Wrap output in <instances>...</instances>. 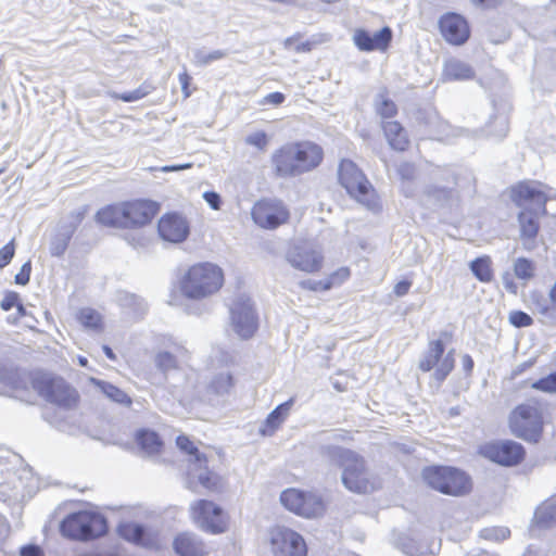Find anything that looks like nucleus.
Segmentation results:
<instances>
[{"instance_id":"59","label":"nucleus","mask_w":556,"mask_h":556,"mask_svg":"<svg viewBox=\"0 0 556 556\" xmlns=\"http://www.w3.org/2000/svg\"><path fill=\"white\" fill-rule=\"evenodd\" d=\"M78 364L83 367H86L88 365V359L84 356H78Z\"/></svg>"},{"instance_id":"54","label":"nucleus","mask_w":556,"mask_h":556,"mask_svg":"<svg viewBox=\"0 0 556 556\" xmlns=\"http://www.w3.org/2000/svg\"><path fill=\"white\" fill-rule=\"evenodd\" d=\"M548 299L554 308H556V281L548 291Z\"/></svg>"},{"instance_id":"51","label":"nucleus","mask_w":556,"mask_h":556,"mask_svg":"<svg viewBox=\"0 0 556 556\" xmlns=\"http://www.w3.org/2000/svg\"><path fill=\"white\" fill-rule=\"evenodd\" d=\"M225 56H226V52L225 51H223V50H215V51L210 52L207 55H205L203 61L205 63H207V62L220 60V59H223Z\"/></svg>"},{"instance_id":"62","label":"nucleus","mask_w":556,"mask_h":556,"mask_svg":"<svg viewBox=\"0 0 556 556\" xmlns=\"http://www.w3.org/2000/svg\"><path fill=\"white\" fill-rule=\"evenodd\" d=\"M548 309H549V308H548V306L544 305V306H542V308H541V311H540V312H541L542 314H547V313H548Z\"/></svg>"},{"instance_id":"20","label":"nucleus","mask_w":556,"mask_h":556,"mask_svg":"<svg viewBox=\"0 0 556 556\" xmlns=\"http://www.w3.org/2000/svg\"><path fill=\"white\" fill-rule=\"evenodd\" d=\"M231 323L241 339H250L257 330V317L250 302H238L231 308Z\"/></svg>"},{"instance_id":"37","label":"nucleus","mask_w":556,"mask_h":556,"mask_svg":"<svg viewBox=\"0 0 556 556\" xmlns=\"http://www.w3.org/2000/svg\"><path fill=\"white\" fill-rule=\"evenodd\" d=\"M236 384L235 377L227 372V374H220L218 375L213 381H212V389L217 394H224L229 393Z\"/></svg>"},{"instance_id":"4","label":"nucleus","mask_w":556,"mask_h":556,"mask_svg":"<svg viewBox=\"0 0 556 556\" xmlns=\"http://www.w3.org/2000/svg\"><path fill=\"white\" fill-rule=\"evenodd\" d=\"M551 188L536 180H521L510 186L509 197L517 206L530 202L538 206L540 212L525 208L518 215L520 238L525 241L534 240L540 231V215L546 214V203L549 199Z\"/></svg>"},{"instance_id":"18","label":"nucleus","mask_w":556,"mask_h":556,"mask_svg":"<svg viewBox=\"0 0 556 556\" xmlns=\"http://www.w3.org/2000/svg\"><path fill=\"white\" fill-rule=\"evenodd\" d=\"M393 39L391 27L384 26L376 33H370L365 28H357L353 34V42L356 48L365 52H387Z\"/></svg>"},{"instance_id":"50","label":"nucleus","mask_w":556,"mask_h":556,"mask_svg":"<svg viewBox=\"0 0 556 556\" xmlns=\"http://www.w3.org/2000/svg\"><path fill=\"white\" fill-rule=\"evenodd\" d=\"M21 556H42V552L36 545H27L22 547Z\"/></svg>"},{"instance_id":"25","label":"nucleus","mask_w":556,"mask_h":556,"mask_svg":"<svg viewBox=\"0 0 556 556\" xmlns=\"http://www.w3.org/2000/svg\"><path fill=\"white\" fill-rule=\"evenodd\" d=\"M293 401L289 400L278 405L265 419L261 428V433L263 435H273L287 419Z\"/></svg>"},{"instance_id":"33","label":"nucleus","mask_w":556,"mask_h":556,"mask_svg":"<svg viewBox=\"0 0 556 556\" xmlns=\"http://www.w3.org/2000/svg\"><path fill=\"white\" fill-rule=\"evenodd\" d=\"M314 46V41L303 39L301 34H295L285 40V47L295 53L311 52Z\"/></svg>"},{"instance_id":"43","label":"nucleus","mask_w":556,"mask_h":556,"mask_svg":"<svg viewBox=\"0 0 556 556\" xmlns=\"http://www.w3.org/2000/svg\"><path fill=\"white\" fill-rule=\"evenodd\" d=\"M15 255V240L12 239L0 249V269L9 265Z\"/></svg>"},{"instance_id":"6","label":"nucleus","mask_w":556,"mask_h":556,"mask_svg":"<svg viewBox=\"0 0 556 556\" xmlns=\"http://www.w3.org/2000/svg\"><path fill=\"white\" fill-rule=\"evenodd\" d=\"M338 181L358 204L372 213L382 211L381 198L363 169L352 160L342 159L338 166Z\"/></svg>"},{"instance_id":"1","label":"nucleus","mask_w":556,"mask_h":556,"mask_svg":"<svg viewBox=\"0 0 556 556\" xmlns=\"http://www.w3.org/2000/svg\"><path fill=\"white\" fill-rule=\"evenodd\" d=\"M30 391L63 410L76 409L80 404L78 390L65 378L52 372H30L23 386L15 388V395L21 401L34 403Z\"/></svg>"},{"instance_id":"40","label":"nucleus","mask_w":556,"mask_h":556,"mask_svg":"<svg viewBox=\"0 0 556 556\" xmlns=\"http://www.w3.org/2000/svg\"><path fill=\"white\" fill-rule=\"evenodd\" d=\"M155 364L162 370L177 368L176 356L169 352H160L155 357Z\"/></svg>"},{"instance_id":"13","label":"nucleus","mask_w":556,"mask_h":556,"mask_svg":"<svg viewBox=\"0 0 556 556\" xmlns=\"http://www.w3.org/2000/svg\"><path fill=\"white\" fill-rule=\"evenodd\" d=\"M441 337L442 339L429 342L428 351L418 364L419 369L424 372L434 370V379L439 382L445 380L455 367L454 352L450 351L444 355L445 342L451 341L453 334L444 331Z\"/></svg>"},{"instance_id":"3","label":"nucleus","mask_w":556,"mask_h":556,"mask_svg":"<svg viewBox=\"0 0 556 556\" xmlns=\"http://www.w3.org/2000/svg\"><path fill=\"white\" fill-rule=\"evenodd\" d=\"M325 160L323 147L312 140H296L282 144L270 157L277 178H291L317 169Z\"/></svg>"},{"instance_id":"12","label":"nucleus","mask_w":556,"mask_h":556,"mask_svg":"<svg viewBox=\"0 0 556 556\" xmlns=\"http://www.w3.org/2000/svg\"><path fill=\"white\" fill-rule=\"evenodd\" d=\"M251 217L256 226L266 230H275L289 224L291 211L280 198L263 197L251 207Z\"/></svg>"},{"instance_id":"47","label":"nucleus","mask_w":556,"mask_h":556,"mask_svg":"<svg viewBox=\"0 0 556 556\" xmlns=\"http://www.w3.org/2000/svg\"><path fill=\"white\" fill-rule=\"evenodd\" d=\"M412 285L410 279H402L394 285L393 292L396 296H404L409 292Z\"/></svg>"},{"instance_id":"16","label":"nucleus","mask_w":556,"mask_h":556,"mask_svg":"<svg viewBox=\"0 0 556 556\" xmlns=\"http://www.w3.org/2000/svg\"><path fill=\"white\" fill-rule=\"evenodd\" d=\"M482 455L491 462L505 467H514L526 458L525 447L513 440H501L486 443L481 448Z\"/></svg>"},{"instance_id":"41","label":"nucleus","mask_w":556,"mask_h":556,"mask_svg":"<svg viewBox=\"0 0 556 556\" xmlns=\"http://www.w3.org/2000/svg\"><path fill=\"white\" fill-rule=\"evenodd\" d=\"M532 388L543 392H556V371L535 381Z\"/></svg>"},{"instance_id":"35","label":"nucleus","mask_w":556,"mask_h":556,"mask_svg":"<svg viewBox=\"0 0 556 556\" xmlns=\"http://www.w3.org/2000/svg\"><path fill=\"white\" fill-rule=\"evenodd\" d=\"M0 307L4 312H8L15 307L20 317L26 315V309L23 303L21 302L18 293L15 291H8L4 293V296L0 302Z\"/></svg>"},{"instance_id":"29","label":"nucleus","mask_w":556,"mask_h":556,"mask_svg":"<svg viewBox=\"0 0 556 556\" xmlns=\"http://www.w3.org/2000/svg\"><path fill=\"white\" fill-rule=\"evenodd\" d=\"M444 76L448 80H468L475 72L470 65L459 60H450L444 65Z\"/></svg>"},{"instance_id":"9","label":"nucleus","mask_w":556,"mask_h":556,"mask_svg":"<svg viewBox=\"0 0 556 556\" xmlns=\"http://www.w3.org/2000/svg\"><path fill=\"white\" fill-rule=\"evenodd\" d=\"M422 481L430 489L450 496H464L472 490V479L454 466L431 465L421 471Z\"/></svg>"},{"instance_id":"17","label":"nucleus","mask_w":556,"mask_h":556,"mask_svg":"<svg viewBox=\"0 0 556 556\" xmlns=\"http://www.w3.org/2000/svg\"><path fill=\"white\" fill-rule=\"evenodd\" d=\"M438 27L443 39L452 46H463L471 35L466 17L455 12H446L441 15Z\"/></svg>"},{"instance_id":"14","label":"nucleus","mask_w":556,"mask_h":556,"mask_svg":"<svg viewBox=\"0 0 556 556\" xmlns=\"http://www.w3.org/2000/svg\"><path fill=\"white\" fill-rule=\"evenodd\" d=\"M271 556H308V545L304 536L294 529L277 525L268 531Z\"/></svg>"},{"instance_id":"39","label":"nucleus","mask_w":556,"mask_h":556,"mask_svg":"<svg viewBox=\"0 0 556 556\" xmlns=\"http://www.w3.org/2000/svg\"><path fill=\"white\" fill-rule=\"evenodd\" d=\"M508 320L516 328H526L533 325L532 317L522 311H511Z\"/></svg>"},{"instance_id":"11","label":"nucleus","mask_w":556,"mask_h":556,"mask_svg":"<svg viewBox=\"0 0 556 556\" xmlns=\"http://www.w3.org/2000/svg\"><path fill=\"white\" fill-rule=\"evenodd\" d=\"M189 514L192 522L205 533L219 535L230 528L229 514L212 500H195L189 507Z\"/></svg>"},{"instance_id":"31","label":"nucleus","mask_w":556,"mask_h":556,"mask_svg":"<svg viewBox=\"0 0 556 556\" xmlns=\"http://www.w3.org/2000/svg\"><path fill=\"white\" fill-rule=\"evenodd\" d=\"M513 269L515 276L522 281H530L536 276L535 263L525 256L515 260Z\"/></svg>"},{"instance_id":"56","label":"nucleus","mask_w":556,"mask_h":556,"mask_svg":"<svg viewBox=\"0 0 556 556\" xmlns=\"http://www.w3.org/2000/svg\"><path fill=\"white\" fill-rule=\"evenodd\" d=\"M102 350L109 359L116 361L117 357L109 345H103Z\"/></svg>"},{"instance_id":"15","label":"nucleus","mask_w":556,"mask_h":556,"mask_svg":"<svg viewBox=\"0 0 556 556\" xmlns=\"http://www.w3.org/2000/svg\"><path fill=\"white\" fill-rule=\"evenodd\" d=\"M280 502L286 509L303 518H317L326 511V504L320 495L295 488L282 491Z\"/></svg>"},{"instance_id":"42","label":"nucleus","mask_w":556,"mask_h":556,"mask_svg":"<svg viewBox=\"0 0 556 556\" xmlns=\"http://www.w3.org/2000/svg\"><path fill=\"white\" fill-rule=\"evenodd\" d=\"M245 142L250 146H253V147L260 149V150H264L268 146L269 139L265 131L260 130V131L249 135L245 138Z\"/></svg>"},{"instance_id":"23","label":"nucleus","mask_w":556,"mask_h":556,"mask_svg":"<svg viewBox=\"0 0 556 556\" xmlns=\"http://www.w3.org/2000/svg\"><path fill=\"white\" fill-rule=\"evenodd\" d=\"M383 136L390 148L396 152H405L410 140L404 126L397 121H387L381 124Z\"/></svg>"},{"instance_id":"19","label":"nucleus","mask_w":556,"mask_h":556,"mask_svg":"<svg viewBox=\"0 0 556 556\" xmlns=\"http://www.w3.org/2000/svg\"><path fill=\"white\" fill-rule=\"evenodd\" d=\"M160 237L168 242H184L190 235L188 219L177 212L165 213L157 222Z\"/></svg>"},{"instance_id":"8","label":"nucleus","mask_w":556,"mask_h":556,"mask_svg":"<svg viewBox=\"0 0 556 556\" xmlns=\"http://www.w3.org/2000/svg\"><path fill=\"white\" fill-rule=\"evenodd\" d=\"M342 483L352 493L372 494L382 488L381 479L372 473L366 459L354 451L345 450L341 456Z\"/></svg>"},{"instance_id":"5","label":"nucleus","mask_w":556,"mask_h":556,"mask_svg":"<svg viewBox=\"0 0 556 556\" xmlns=\"http://www.w3.org/2000/svg\"><path fill=\"white\" fill-rule=\"evenodd\" d=\"M225 283L223 268L212 262L190 265L179 279V289L190 300H203L220 291Z\"/></svg>"},{"instance_id":"10","label":"nucleus","mask_w":556,"mask_h":556,"mask_svg":"<svg viewBox=\"0 0 556 556\" xmlns=\"http://www.w3.org/2000/svg\"><path fill=\"white\" fill-rule=\"evenodd\" d=\"M61 531L66 538L86 542L106 534L108 523L99 513L79 510L64 518L61 523Z\"/></svg>"},{"instance_id":"24","label":"nucleus","mask_w":556,"mask_h":556,"mask_svg":"<svg viewBox=\"0 0 556 556\" xmlns=\"http://www.w3.org/2000/svg\"><path fill=\"white\" fill-rule=\"evenodd\" d=\"M173 548L179 556H205L204 543L191 532H181L173 541Z\"/></svg>"},{"instance_id":"46","label":"nucleus","mask_w":556,"mask_h":556,"mask_svg":"<svg viewBox=\"0 0 556 556\" xmlns=\"http://www.w3.org/2000/svg\"><path fill=\"white\" fill-rule=\"evenodd\" d=\"M179 83L181 85V91L185 98H189L192 93V89L190 88L192 83V77L188 74L187 71H184L178 76Z\"/></svg>"},{"instance_id":"38","label":"nucleus","mask_w":556,"mask_h":556,"mask_svg":"<svg viewBox=\"0 0 556 556\" xmlns=\"http://www.w3.org/2000/svg\"><path fill=\"white\" fill-rule=\"evenodd\" d=\"M376 112L381 118H392L397 114L395 102L384 96L376 104Z\"/></svg>"},{"instance_id":"22","label":"nucleus","mask_w":556,"mask_h":556,"mask_svg":"<svg viewBox=\"0 0 556 556\" xmlns=\"http://www.w3.org/2000/svg\"><path fill=\"white\" fill-rule=\"evenodd\" d=\"M351 277V269L342 266L320 280H304L300 285L303 289L313 292H326L345 283Z\"/></svg>"},{"instance_id":"55","label":"nucleus","mask_w":556,"mask_h":556,"mask_svg":"<svg viewBox=\"0 0 556 556\" xmlns=\"http://www.w3.org/2000/svg\"><path fill=\"white\" fill-rule=\"evenodd\" d=\"M463 363H464L466 370L470 372L473 368V361H472L471 356L465 355L463 357Z\"/></svg>"},{"instance_id":"32","label":"nucleus","mask_w":556,"mask_h":556,"mask_svg":"<svg viewBox=\"0 0 556 556\" xmlns=\"http://www.w3.org/2000/svg\"><path fill=\"white\" fill-rule=\"evenodd\" d=\"M155 90V86H153L150 83H143L140 87H138L136 90L127 91V92H112L110 97L113 100H118L123 102H135L138 100H141L152 93Z\"/></svg>"},{"instance_id":"48","label":"nucleus","mask_w":556,"mask_h":556,"mask_svg":"<svg viewBox=\"0 0 556 556\" xmlns=\"http://www.w3.org/2000/svg\"><path fill=\"white\" fill-rule=\"evenodd\" d=\"M204 200L211 206V208L217 211L222 206L220 195L215 191H206L203 194Z\"/></svg>"},{"instance_id":"61","label":"nucleus","mask_w":556,"mask_h":556,"mask_svg":"<svg viewBox=\"0 0 556 556\" xmlns=\"http://www.w3.org/2000/svg\"><path fill=\"white\" fill-rule=\"evenodd\" d=\"M501 532H502V538L503 539L508 538L509 534H510L508 529H502Z\"/></svg>"},{"instance_id":"60","label":"nucleus","mask_w":556,"mask_h":556,"mask_svg":"<svg viewBox=\"0 0 556 556\" xmlns=\"http://www.w3.org/2000/svg\"><path fill=\"white\" fill-rule=\"evenodd\" d=\"M175 352H176L177 354H179V353H185L186 351H185L184 346H181V345H179V344H176V346H175Z\"/></svg>"},{"instance_id":"26","label":"nucleus","mask_w":556,"mask_h":556,"mask_svg":"<svg viewBox=\"0 0 556 556\" xmlns=\"http://www.w3.org/2000/svg\"><path fill=\"white\" fill-rule=\"evenodd\" d=\"M136 443L147 454L156 455L163 450L164 443L160 435L149 429H140L135 435Z\"/></svg>"},{"instance_id":"57","label":"nucleus","mask_w":556,"mask_h":556,"mask_svg":"<svg viewBox=\"0 0 556 556\" xmlns=\"http://www.w3.org/2000/svg\"><path fill=\"white\" fill-rule=\"evenodd\" d=\"M190 166H191L190 164L178 165V166H166V167L163 168V170H165V172H173V170H179V169L189 168Z\"/></svg>"},{"instance_id":"36","label":"nucleus","mask_w":556,"mask_h":556,"mask_svg":"<svg viewBox=\"0 0 556 556\" xmlns=\"http://www.w3.org/2000/svg\"><path fill=\"white\" fill-rule=\"evenodd\" d=\"M199 483L207 491V492H219L223 489V479L219 475L215 473L214 471H205L204 473L200 475Z\"/></svg>"},{"instance_id":"63","label":"nucleus","mask_w":556,"mask_h":556,"mask_svg":"<svg viewBox=\"0 0 556 556\" xmlns=\"http://www.w3.org/2000/svg\"><path fill=\"white\" fill-rule=\"evenodd\" d=\"M323 2H326V3H333V2H337L338 0H321Z\"/></svg>"},{"instance_id":"30","label":"nucleus","mask_w":556,"mask_h":556,"mask_svg":"<svg viewBox=\"0 0 556 556\" xmlns=\"http://www.w3.org/2000/svg\"><path fill=\"white\" fill-rule=\"evenodd\" d=\"M77 321L86 329L101 331L104 323L102 315L94 308L84 307L76 314Z\"/></svg>"},{"instance_id":"53","label":"nucleus","mask_w":556,"mask_h":556,"mask_svg":"<svg viewBox=\"0 0 556 556\" xmlns=\"http://www.w3.org/2000/svg\"><path fill=\"white\" fill-rule=\"evenodd\" d=\"M504 285H505L506 290H507L509 293L517 294L518 287H517V285H516V282H515L514 280H511V279H509V280L505 279Z\"/></svg>"},{"instance_id":"45","label":"nucleus","mask_w":556,"mask_h":556,"mask_svg":"<svg viewBox=\"0 0 556 556\" xmlns=\"http://www.w3.org/2000/svg\"><path fill=\"white\" fill-rule=\"evenodd\" d=\"M31 273V263L27 261L24 263L20 269V271L15 275L14 281L16 285L25 286L29 282Z\"/></svg>"},{"instance_id":"52","label":"nucleus","mask_w":556,"mask_h":556,"mask_svg":"<svg viewBox=\"0 0 556 556\" xmlns=\"http://www.w3.org/2000/svg\"><path fill=\"white\" fill-rule=\"evenodd\" d=\"M470 1L477 7L491 8V7H497L502 0H470Z\"/></svg>"},{"instance_id":"7","label":"nucleus","mask_w":556,"mask_h":556,"mask_svg":"<svg viewBox=\"0 0 556 556\" xmlns=\"http://www.w3.org/2000/svg\"><path fill=\"white\" fill-rule=\"evenodd\" d=\"M507 425L514 437L538 443L545 425L543 404L535 399L517 404L508 415Z\"/></svg>"},{"instance_id":"2","label":"nucleus","mask_w":556,"mask_h":556,"mask_svg":"<svg viewBox=\"0 0 556 556\" xmlns=\"http://www.w3.org/2000/svg\"><path fill=\"white\" fill-rule=\"evenodd\" d=\"M160 212V202L150 198H131L104 205L94 218L105 228L139 230L151 225Z\"/></svg>"},{"instance_id":"44","label":"nucleus","mask_w":556,"mask_h":556,"mask_svg":"<svg viewBox=\"0 0 556 556\" xmlns=\"http://www.w3.org/2000/svg\"><path fill=\"white\" fill-rule=\"evenodd\" d=\"M124 535L135 543H140L143 540L144 530L137 525L127 526L124 529Z\"/></svg>"},{"instance_id":"28","label":"nucleus","mask_w":556,"mask_h":556,"mask_svg":"<svg viewBox=\"0 0 556 556\" xmlns=\"http://www.w3.org/2000/svg\"><path fill=\"white\" fill-rule=\"evenodd\" d=\"M469 267L480 282L490 283L494 279L493 262L489 255H482L472 260Z\"/></svg>"},{"instance_id":"34","label":"nucleus","mask_w":556,"mask_h":556,"mask_svg":"<svg viewBox=\"0 0 556 556\" xmlns=\"http://www.w3.org/2000/svg\"><path fill=\"white\" fill-rule=\"evenodd\" d=\"M177 446L186 454L194 457L199 463H206L207 458L204 454L200 453L194 443L186 434H180L176 439Z\"/></svg>"},{"instance_id":"21","label":"nucleus","mask_w":556,"mask_h":556,"mask_svg":"<svg viewBox=\"0 0 556 556\" xmlns=\"http://www.w3.org/2000/svg\"><path fill=\"white\" fill-rule=\"evenodd\" d=\"M288 261L292 267L307 274L318 273L324 267V255L312 248H296Z\"/></svg>"},{"instance_id":"58","label":"nucleus","mask_w":556,"mask_h":556,"mask_svg":"<svg viewBox=\"0 0 556 556\" xmlns=\"http://www.w3.org/2000/svg\"><path fill=\"white\" fill-rule=\"evenodd\" d=\"M467 556H494V555L489 552H485V551H479V552L469 554Z\"/></svg>"},{"instance_id":"27","label":"nucleus","mask_w":556,"mask_h":556,"mask_svg":"<svg viewBox=\"0 0 556 556\" xmlns=\"http://www.w3.org/2000/svg\"><path fill=\"white\" fill-rule=\"evenodd\" d=\"M90 382L98 388L108 399L112 402L126 407H130L132 404L131 397L118 387L97 378H91Z\"/></svg>"},{"instance_id":"49","label":"nucleus","mask_w":556,"mask_h":556,"mask_svg":"<svg viewBox=\"0 0 556 556\" xmlns=\"http://www.w3.org/2000/svg\"><path fill=\"white\" fill-rule=\"evenodd\" d=\"M285 94L279 92V91H276V92H271L269 94H267L264 99H263V103L265 104H273V105H280L283 101H285Z\"/></svg>"}]
</instances>
